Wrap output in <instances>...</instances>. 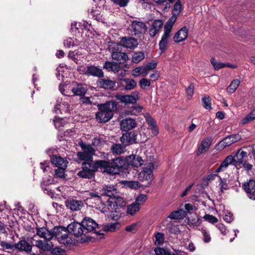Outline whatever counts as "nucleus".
<instances>
[{
  "mask_svg": "<svg viewBox=\"0 0 255 255\" xmlns=\"http://www.w3.org/2000/svg\"><path fill=\"white\" fill-rule=\"evenodd\" d=\"M118 104L115 101H110L98 105L99 111L96 113V119L100 123H106L113 117L114 112L117 110Z\"/></svg>",
  "mask_w": 255,
  "mask_h": 255,
  "instance_id": "nucleus-1",
  "label": "nucleus"
},
{
  "mask_svg": "<svg viewBox=\"0 0 255 255\" xmlns=\"http://www.w3.org/2000/svg\"><path fill=\"white\" fill-rule=\"evenodd\" d=\"M53 238L55 237L59 243L64 245H71L73 243L72 238L69 236L68 229L61 226L53 228Z\"/></svg>",
  "mask_w": 255,
  "mask_h": 255,
  "instance_id": "nucleus-2",
  "label": "nucleus"
},
{
  "mask_svg": "<svg viewBox=\"0 0 255 255\" xmlns=\"http://www.w3.org/2000/svg\"><path fill=\"white\" fill-rule=\"evenodd\" d=\"M82 151L77 152V156L82 160L90 161L93 160V156L95 154V150L90 144H86L82 141L79 142Z\"/></svg>",
  "mask_w": 255,
  "mask_h": 255,
  "instance_id": "nucleus-3",
  "label": "nucleus"
},
{
  "mask_svg": "<svg viewBox=\"0 0 255 255\" xmlns=\"http://www.w3.org/2000/svg\"><path fill=\"white\" fill-rule=\"evenodd\" d=\"M109 49L112 50V57L113 60L118 61L119 63L126 62L128 57L127 53L119 50V44L116 42H111Z\"/></svg>",
  "mask_w": 255,
  "mask_h": 255,
  "instance_id": "nucleus-4",
  "label": "nucleus"
},
{
  "mask_svg": "<svg viewBox=\"0 0 255 255\" xmlns=\"http://www.w3.org/2000/svg\"><path fill=\"white\" fill-rule=\"evenodd\" d=\"M139 92L134 91L132 92L130 95H122L117 94L115 97L120 102L127 105L129 104H135L139 98Z\"/></svg>",
  "mask_w": 255,
  "mask_h": 255,
  "instance_id": "nucleus-5",
  "label": "nucleus"
},
{
  "mask_svg": "<svg viewBox=\"0 0 255 255\" xmlns=\"http://www.w3.org/2000/svg\"><path fill=\"white\" fill-rule=\"evenodd\" d=\"M107 203L108 206L111 208V209L115 210L116 212L117 210L122 208L126 205V202L123 198L121 197V194L119 192V196H116L112 198H109Z\"/></svg>",
  "mask_w": 255,
  "mask_h": 255,
  "instance_id": "nucleus-6",
  "label": "nucleus"
},
{
  "mask_svg": "<svg viewBox=\"0 0 255 255\" xmlns=\"http://www.w3.org/2000/svg\"><path fill=\"white\" fill-rule=\"evenodd\" d=\"M69 234L73 235L76 237H81L82 235L85 236V230L83 228L82 222H73L68 225Z\"/></svg>",
  "mask_w": 255,
  "mask_h": 255,
  "instance_id": "nucleus-7",
  "label": "nucleus"
},
{
  "mask_svg": "<svg viewBox=\"0 0 255 255\" xmlns=\"http://www.w3.org/2000/svg\"><path fill=\"white\" fill-rule=\"evenodd\" d=\"M242 187L248 197L252 200H255V181L250 179L243 183Z\"/></svg>",
  "mask_w": 255,
  "mask_h": 255,
  "instance_id": "nucleus-8",
  "label": "nucleus"
},
{
  "mask_svg": "<svg viewBox=\"0 0 255 255\" xmlns=\"http://www.w3.org/2000/svg\"><path fill=\"white\" fill-rule=\"evenodd\" d=\"M154 165L153 163H150L148 165L144 167L139 174V178L141 181H151L153 177V170Z\"/></svg>",
  "mask_w": 255,
  "mask_h": 255,
  "instance_id": "nucleus-9",
  "label": "nucleus"
},
{
  "mask_svg": "<svg viewBox=\"0 0 255 255\" xmlns=\"http://www.w3.org/2000/svg\"><path fill=\"white\" fill-rule=\"evenodd\" d=\"M15 250L19 252H24L30 254L32 252V246L25 240L24 237H22L17 243L15 244Z\"/></svg>",
  "mask_w": 255,
  "mask_h": 255,
  "instance_id": "nucleus-10",
  "label": "nucleus"
},
{
  "mask_svg": "<svg viewBox=\"0 0 255 255\" xmlns=\"http://www.w3.org/2000/svg\"><path fill=\"white\" fill-rule=\"evenodd\" d=\"M81 222L83 228L85 230V235L94 231L98 226V224L93 219L89 217H85Z\"/></svg>",
  "mask_w": 255,
  "mask_h": 255,
  "instance_id": "nucleus-11",
  "label": "nucleus"
},
{
  "mask_svg": "<svg viewBox=\"0 0 255 255\" xmlns=\"http://www.w3.org/2000/svg\"><path fill=\"white\" fill-rule=\"evenodd\" d=\"M119 46H122L127 48L133 49L138 45L137 40L130 36H125L121 38Z\"/></svg>",
  "mask_w": 255,
  "mask_h": 255,
  "instance_id": "nucleus-12",
  "label": "nucleus"
},
{
  "mask_svg": "<svg viewBox=\"0 0 255 255\" xmlns=\"http://www.w3.org/2000/svg\"><path fill=\"white\" fill-rule=\"evenodd\" d=\"M136 134L133 131L123 133L120 138L121 142L127 146L136 142Z\"/></svg>",
  "mask_w": 255,
  "mask_h": 255,
  "instance_id": "nucleus-13",
  "label": "nucleus"
},
{
  "mask_svg": "<svg viewBox=\"0 0 255 255\" xmlns=\"http://www.w3.org/2000/svg\"><path fill=\"white\" fill-rule=\"evenodd\" d=\"M126 162V160L121 157H117L111 160L112 168L114 175L120 172L121 169L125 165Z\"/></svg>",
  "mask_w": 255,
  "mask_h": 255,
  "instance_id": "nucleus-14",
  "label": "nucleus"
},
{
  "mask_svg": "<svg viewBox=\"0 0 255 255\" xmlns=\"http://www.w3.org/2000/svg\"><path fill=\"white\" fill-rule=\"evenodd\" d=\"M131 26L135 35L144 33L147 30V26L145 23L140 21L133 20Z\"/></svg>",
  "mask_w": 255,
  "mask_h": 255,
  "instance_id": "nucleus-15",
  "label": "nucleus"
},
{
  "mask_svg": "<svg viewBox=\"0 0 255 255\" xmlns=\"http://www.w3.org/2000/svg\"><path fill=\"white\" fill-rule=\"evenodd\" d=\"M121 129L123 131L131 130L136 127L135 121L131 118L123 119L120 122Z\"/></svg>",
  "mask_w": 255,
  "mask_h": 255,
  "instance_id": "nucleus-16",
  "label": "nucleus"
},
{
  "mask_svg": "<svg viewBox=\"0 0 255 255\" xmlns=\"http://www.w3.org/2000/svg\"><path fill=\"white\" fill-rule=\"evenodd\" d=\"M83 73L99 78L104 77V72L102 70L93 65L88 66L86 67V70L85 69V70L83 71Z\"/></svg>",
  "mask_w": 255,
  "mask_h": 255,
  "instance_id": "nucleus-17",
  "label": "nucleus"
},
{
  "mask_svg": "<svg viewBox=\"0 0 255 255\" xmlns=\"http://www.w3.org/2000/svg\"><path fill=\"white\" fill-rule=\"evenodd\" d=\"M101 193L102 195L108 196L110 198L119 196V192L117 191L115 186L113 185L105 186L101 190Z\"/></svg>",
  "mask_w": 255,
  "mask_h": 255,
  "instance_id": "nucleus-18",
  "label": "nucleus"
},
{
  "mask_svg": "<svg viewBox=\"0 0 255 255\" xmlns=\"http://www.w3.org/2000/svg\"><path fill=\"white\" fill-rule=\"evenodd\" d=\"M34 246L43 252L50 251L54 246L50 241H42L41 240H36Z\"/></svg>",
  "mask_w": 255,
  "mask_h": 255,
  "instance_id": "nucleus-19",
  "label": "nucleus"
},
{
  "mask_svg": "<svg viewBox=\"0 0 255 255\" xmlns=\"http://www.w3.org/2000/svg\"><path fill=\"white\" fill-rule=\"evenodd\" d=\"M97 164L98 168H100L103 172L114 175L112 168L111 161L97 160Z\"/></svg>",
  "mask_w": 255,
  "mask_h": 255,
  "instance_id": "nucleus-20",
  "label": "nucleus"
},
{
  "mask_svg": "<svg viewBox=\"0 0 255 255\" xmlns=\"http://www.w3.org/2000/svg\"><path fill=\"white\" fill-rule=\"evenodd\" d=\"M126 162L129 165L138 167L143 164V160L138 155H131L126 158Z\"/></svg>",
  "mask_w": 255,
  "mask_h": 255,
  "instance_id": "nucleus-21",
  "label": "nucleus"
},
{
  "mask_svg": "<svg viewBox=\"0 0 255 255\" xmlns=\"http://www.w3.org/2000/svg\"><path fill=\"white\" fill-rule=\"evenodd\" d=\"M36 234L47 241H51L53 238V229L49 231L45 228H38L36 229Z\"/></svg>",
  "mask_w": 255,
  "mask_h": 255,
  "instance_id": "nucleus-22",
  "label": "nucleus"
},
{
  "mask_svg": "<svg viewBox=\"0 0 255 255\" xmlns=\"http://www.w3.org/2000/svg\"><path fill=\"white\" fill-rule=\"evenodd\" d=\"M188 34V29L187 27L184 26L175 33L174 40L176 43L183 41L187 38Z\"/></svg>",
  "mask_w": 255,
  "mask_h": 255,
  "instance_id": "nucleus-23",
  "label": "nucleus"
},
{
  "mask_svg": "<svg viewBox=\"0 0 255 255\" xmlns=\"http://www.w3.org/2000/svg\"><path fill=\"white\" fill-rule=\"evenodd\" d=\"M212 137H207L201 141V143L198 147L196 154L199 155L203 152L206 151L209 149L212 142Z\"/></svg>",
  "mask_w": 255,
  "mask_h": 255,
  "instance_id": "nucleus-24",
  "label": "nucleus"
},
{
  "mask_svg": "<svg viewBox=\"0 0 255 255\" xmlns=\"http://www.w3.org/2000/svg\"><path fill=\"white\" fill-rule=\"evenodd\" d=\"M66 205L68 208L72 211H78L83 206V203L82 201L72 199L66 201Z\"/></svg>",
  "mask_w": 255,
  "mask_h": 255,
  "instance_id": "nucleus-25",
  "label": "nucleus"
},
{
  "mask_svg": "<svg viewBox=\"0 0 255 255\" xmlns=\"http://www.w3.org/2000/svg\"><path fill=\"white\" fill-rule=\"evenodd\" d=\"M241 138V136L239 134H232L225 137L220 142V143L224 147L229 146L233 143L240 140Z\"/></svg>",
  "mask_w": 255,
  "mask_h": 255,
  "instance_id": "nucleus-26",
  "label": "nucleus"
},
{
  "mask_svg": "<svg viewBox=\"0 0 255 255\" xmlns=\"http://www.w3.org/2000/svg\"><path fill=\"white\" fill-rule=\"evenodd\" d=\"M163 26V22L161 20H155L149 30V33L151 37H154L158 33Z\"/></svg>",
  "mask_w": 255,
  "mask_h": 255,
  "instance_id": "nucleus-27",
  "label": "nucleus"
},
{
  "mask_svg": "<svg viewBox=\"0 0 255 255\" xmlns=\"http://www.w3.org/2000/svg\"><path fill=\"white\" fill-rule=\"evenodd\" d=\"M53 182V179L52 177H46L42 179L41 183V187L43 189V191L48 195H53L54 192L51 190H49L46 187L47 186L52 184Z\"/></svg>",
  "mask_w": 255,
  "mask_h": 255,
  "instance_id": "nucleus-28",
  "label": "nucleus"
},
{
  "mask_svg": "<svg viewBox=\"0 0 255 255\" xmlns=\"http://www.w3.org/2000/svg\"><path fill=\"white\" fill-rule=\"evenodd\" d=\"M98 85L100 88L105 89H112L116 85V82L109 79H100Z\"/></svg>",
  "mask_w": 255,
  "mask_h": 255,
  "instance_id": "nucleus-29",
  "label": "nucleus"
},
{
  "mask_svg": "<svg viewBox=\"0 0 255 255\" xmlns=\"http://www.w3.org/2000/svg\"><path fill=\"white\" fill-rule=\"evenodd\" d=\"M77 175L82 178L94 179L95 178V174L92 173L87 167H85L82 165V170L77 173Z\"/></svg>",
  "mask_w": 255,
  "mask_h": 255,
  "instance_id": "nucleus-30",
  "label": "nucleus"
},
{
  "mask_svg": "<svg viewBox=\"0 0 255 255\" xmlns=\"http://www.w3.org/2000/svg\"><path fill=\"white\" fill-rule=\"evenodd\" d=\"M87 89L85 85L82 84H78L72 88V91L74 95L83 96L85 95Z\"/></svg>",
  "mask_w": 255,
  "mask_h": 255,
  "instance_id": "nucleus-31",
  "label": "nucleus"
},
{
  "mask_svg": "<svg viewBox=\"0 0 255 255\" xmlns=\"http://www.w3.org/2000/svg\"><path fill=\"white\" fill-rule=\"evenodd\" d=\"M51 161L52 164H54L57 168L60 167H67V161L59 156L53 155L51 158Z\"/></svg>",
  "mask_w": 255,
  "mask_h": 255,
  "instance_id": "nucleus-32",
  "label": "nucleus"
},
{
  "mask_svg": "<svg viewBox=\"0 0 255 255\" xmlns=\"http://www.w3.org/2000/svg\"><path fill=\"white\" fill-rule=\"evenodd\" d=\"M176 20V17L175 16H172L168 20L164 27L163 35H166L167 36H170V32L172 27Z\"/></svg>",
  "mask_w": 255,
  "mask_h": 255,
  "instance_id": "nucleus-33",
  "label": "nucleus"
},
{
  "mask_svg": "<svg viewBox=\"0 0 255 255\" xmlns=\"http://www.w3.org/2000/svg\"><path fill=\"white\" fill-rule=\"evenodd\" d=\"M103 68L108 71H113L115 73L118 72L121 69L120 65L114 62L106 61L104 64Z\"/></svg>",
  "mask_w": 255,
  "mask_h": 255,
  "instance_id": "nucleus-34",
  "label": "nucleus"
},
{
  "mask_svg": "<svg viewBox=\"0 0 255 255\" xmlns=\"http://www.w3.org/2000/svg\"><path fill=\"white\" fill-rule=\"evenodd\" d=\"M126 146L123 143H114L111 146V150L113 154L120 155L125 152Z\"/></svg>",
  "mask_w": 255,
  "mask_h": 255,
  "instance_id": "nucleus-35",
  "label": "nucleus"
},
{
  "mask_svg": "<svg viewBox=\"0 0 255 255\" xmlns=\"http://www.w3.org/2000/svg\"><path fill=\"white\" fill-rule=\"evenodd\" d=\"M83 166L85 167H87L88 169L92 173L95 174V172L98 169V166L97 164V160L93 161V160L90 161H86L83 163Z\"/></svg>",
  "mask_w": 255,
  "mask_h": 255,
  "instance_id": "nucleus-36",
  "label": "nucleus"
},
{
  "mask_svg": "<svg viewBox=\"0 0 255 255\" xmlns=\"http://www.w3.org/2000/svg\"><path fill=\"white\" fill-rule=\"evenodd\" d=\"M247 152L245 151H242L241 152L238 151L234 157L235 162L238 165L244 163L245 162V158L247 157Z\"/></svg>",
  "mask_w": 255,
  "mask_h": 255,
  "instance_id": "nucleus-37",
  "label": "nucleus"
},
{
  "mask_svg": "<svg viewBox=\"0 0 255 255\" xmlns=\"http://www.w3.org/2000/svg\"><path fill=\"white\" fill-rule=\"evenodd\" d=\"M140 210L139 205L134 203L128 206L127 212L130 215H134Z\"/></svg>",
  "mask_w": 255,
  "mask_h": 255,
  "instance_id": "nucleus-38",
  "label": "nucleus"
},
{
  "mask_svg": "<svg viewBox=\"0 0 255 255\" xmlns=\"http://www.w3.org/2000/svg\"><path fill=\"white\" fill-rule=\"evenodd\" d=\"M240 84V81L238 79H235L230 84V85L227 88V92L228 93L232 94L235 92L236 89L239 87Z\"/></svg>",
  "mask_w": 255,
  "mask_h": 255,
  "instance_id": "nucleus-39",
  "label": "nucleus"
},
{
  "mask_svg": "<svg viewBox=\"0 0 255 255\" xmlns=\"http://www.w3.org/2000/svg\"><path fill=\"white\" fill-rule=\"evenodd\" d=\"M155 240L154 241V245L156 246L162 245L165 240V235L161 232H157L154 235Z\"/></svg>",
  "mask_w": 255,
  "mask_h": 255,
  "instance_id": "nucleus-40",
  "label": "nucleus"
},
{
  "mask_svg": "<svg viewBox=\"0 0 255 255\" xmlns=\"http://www.w3.org/2000/svg\"><path fill=\"white\" fill-rule=\"evenodd\" d=\"M169 36L163 35L159 43V49L161 53L164 52L166 49L168 44V38Z\"/></svg>",
  "mask_w": 255,
  "mask_h": 255,
  "instance_id": "nucleus-41",
  "label": "nucleus"
},
{
  "mask_svg": "<svg viewBox=\"0 0 255 255\" xmlns=\"http://www.w3.org/2000/svg\"><path fill=\"white\" fill-rule=\"evenodd\" d=\"M226 178H222L219 177V187L220 188V192L223 193L225 191L229 189V186L227 183Z\"/></svg>",
  "mask_w": 255,
  "mask_h": 255,
  "instance_id": "nucleus-42",
  "label": "nucleus"
},
{
  "mask_svg": "<svg viewBox=\"0 0 255 255\" xmlns=\"http://www.w3.org/2000/svg\"><path fill=\"white\" fill-rule=\"evenodd\" d=\"M67 167H60L55 170L54 177L56 178L64 179L65 171Z\"/></svg>",
  "mask_w": 255,
  "mask_h": 255,
  "instance_id": "nucleus-43",
  "label": "nucleus"
},
{
  "mask_svg": "<svg viewBox=\"0 0 255 255\" xmlns=\"http://www.w3.org/2000/svg\"><path fill=\"white\" fill-rule=\"evenodd\" d=\"M144 53L142 51H139L133 54L132 61L134 63H138L144 58Z\"/></svg>",
  "mask_w": 255,
  "mask_h": 255,
  "instance_id": "nucleus-44",
  "label": "nucleus"
},
{
  "mask_svg": "<svg viewBox=\"0 0 255 255\" xmlns=\"http://www.w3.org/2000/svg\"><path fill=\"white\" fill-rule=\"evenodd\" d=\"M126 83L125 90H132L137 85V83L134 80L129 78L126 79Z\"/></svg>",
  "mask_w": 255,
  "mask_h": 255,
  "instance_id": "nucleus-45",
  "label": "nucleus"
},
{
  "mask_svg": "<svg viewBox=\"0 0 255 255\" xmlns=\"http://www.w3.org/2000/svg\"><path fill=\"white\" fill-rule=\"evenodd\" d=\"M199 230L201 232L202 235L203 237V240L204 242L205 243H209L211 240V238L209 232L207 231L206 229L201 228V229H199Z\"/></svg>",
  "mask_w": 255,
  "mask_h": 255,
  "instance_id": "nucleus-46",
  "label": "nucleus"
},
{
  "mask_svg": "<svg viewBox=\"0 0 255 255\" xmlns=\"http://www.w3.org/2000/svg\"><path fill=\"white\" fill-rule=\"evenodd\" d=\"M182 6L179 0H177L175 3L173 8L172 10L173 16L176 17L177 15H179L181 12Z\"/></svg>",
  "mask_w": 255,
  "mask_h": 255,
  "instance_id": "nucleus-47",
  "label": "nucleus"
},
{
  "mask_svg": "<svg viewBox=\"0 0 255 255\" xmlns=\"http://www.w3.org/2000/svg\"><path fill=\"white\" fill-rule=\"evenodd\" d=\"M202 101L203 106L206 109L211 110L212 109L211 98L209 96H204L202 98Z\"/></svg>",
  "mask_w": 255,
  "mask_h": 255,
  "instance_id": "nucleus-48",
  "label": "nucleus"
},
{
  "mask_svg": "<svg viewBox=\"0 0 255 255\" xmlns=\"http://www.w3.org/2000/svg\"><path fill=\"white\" fill-rule=\"evenodd\" d=\"M53 123L55 127L59 130H60V128L64 126L65 124V120L62 118H55L53 120Z\"/></svg>",
  "mask_w": 255,
  "mask_h": 255,
  "instance_id": "nucleus-49",
  "label": "nucleus"
},
{
  "mask_svg": "<svg viewBox=\"0 0 255 255\" xmlns=\"http://www.w3.org/2000/svg\"><path fill=\"white\" fill-rule=\"evenodd\" d=\"M211 63L213 66L214 67V69L217 70H218L226 66V64L225 63H223L222 62H217L216 61L215 59L214 58H212L211 59Z\"/></svg>",
  "mask_w": 255,
  "mask_h": 255,
  "instance_id": "nucleus-50",
  "label": "nucleus"
},
{
  "mask_svg": "<svg viewBox=\"0 0 255 255\" xmlns=\"http://www.w3.org/2000/svg\"><path fill=\"white\" fill-rule=\"evenodd\" d=\"M118 226H120V224L118 223H111L105 225L104 229L106 231L113 232L116 230Z\"/></svg>",
  "mask_w": 255,
  "mask_h": 255,
  "instance_id": "nucleus-51",
  "label": "nucleus"
},
{
  "mask_svg": "<svg viewBox=\"0 0 255 255\" xmlns=\"http://www.w3.org/2000/svg\"><path fill=\"white\" fill-rule=\"evenodd\" d=\"M0 244V246L4 249L10 250H15V244L6 242L5 241H1Z\"/></svg>",
  "mask_w": 255,
  "mask_h": 255,
  "instance_id": "nucleus-52",
  "label": "nucleus"
},
{
  "mask_svg": "<svg viewBox=\"0 0 255 255\" xmlns=\"http://www.w3.org/2000/svg\"><path fill=\"white\" fill-rule=\"evenodd\" d=\"M7 212V211L5 207L3 205H0V219H2L3 222H6V220L8 218V215H6Z\"/></svg>",
  "mask_w": 255,
  "mask_h": 255,
  "instance_id": "nucleus-53",
  "label": "nucleus"
},
{
  "mask_svg": "<svg viewBox=\"0 0 255 255\" xmlns=\"http://www.w3.org/2000/svg\"><path fill=\"white\" fill-rule=\"evenodd\" d=\"M139 85L141 89L144 90L146 87L150 86V81L147 79L142 78L139 80Z\"/></svg>",
  "mask_w": 255,
  "mask_h": 255,
  "instance_id": "nucleus-54",
  "label": "nucleus"
},
{
  "mask_svg": "<svg viewBox=\"0 0 255 255\" xmlns=\"http://www.w3.org/2000/svg\"><path fill=\"white\" fill-rule=\"evenodd\" d=\"M147 195L145 194H140L135 199V203L139 205L140 207V205H142L147 200Z\"/></svg>",
  "mask_w": 255,
  "mask_h": 255,
  "instance_id": "nucleus-55",
  "label": "nucleus"
},
{
  "mask_svg": "<svg viewBox=\"0 0 255 255\" xmlns=\"http://www.w3.org/2000/svg\"><path fill=\"white\" fill-rule=\"evenodd\" d=\"M115 5L120 7H125L128 5L129 0H111Z\"/></svg>",
  "mask_w": 255,
  "mask_h": 255,
  "instance_id": "nucleus-56",
  "label": "nucleus"
},
{
  "mask_svg": "<svg viewBox=\"0 0 255 255\" xmlns=\"http://www.w3.org/2000/svg\"><path fill=\"white\" fill-rule=\"evenodd\" d=\"M203 219L212 224H214L218 222V219L215 216L210 214H205L203 217Z\"/></svg>",
  "mask_w": 255,
  "mask_h": 255,
  "instance_id": "nucleus-57",
  "label": "nucleus"
},
{
  "mask_svg": "<svg viewBox=\"0 0 255 255\" xmlns=\"http://www.w3.org/2000/svg\"><path fill=\"white\" fill-rule=\"evenodd\" d=\"M51 250L53 255H66L65 251L60 248L56 247Z\"/></svg>",
  "mask_w": 255,
  "mask_h": 255,
  "instance_id": "nucleus-58",
  "label": "nucleus"
},
{
  "mask_svg": "<svg viewBox=\"0 0 255 255\" xmlns=\"http://www.w3.org/2000/svg\"><path fill=\"white\" fill-rule=\"evenodd\" d=\"M137 223H134L128 226H127L125 228V230L127 232L134 233L137 231Z\"/></svg>",
  "mask_w": 255,
  "mask_h": 255,
  "instance_id": "nucleus-59",
  "label": "nucleus"
},
{
  "mask_svg": "<svg viewBox=\"0 0 255 255\" xmlns=\"http://www.w3.org/2000/svg\"><path fill=\"white\" fill-rule=\"evenodd\" d=\"M194 84L191 83L189 85V86L186 89V92L187 95V96L189 98H191L194 94Z\"/></svg>",
  "mask_w": 255,
  "mask_h": 255,
  "instance_id": "nucleus-60",
  "label": "nucleus"
},
{
  "mask_svg": "<svg viewBox=\"0 0 255 255\" xmlns=\"http://www.w3.org/2000/svg\"><path fill=\"white\" fill-rule=\"evenodd\" d=\"M145 119L149 127L157 125L154 120L149 115L145 116Z\"/></svg>",
  "mask_w": 255,
  "mask_h": 255,
  "instance_id": "nucleus-61",
  "label": "nucleus"
},
{
  "mask_svg": "<svg viewBox=\"0 0 255 255\" xmlns=\"http://www.w3.org/2000/svg\"><path fill=\"white\" fill-rule=\"evenodd\" d=\"M229 165L226 161L224 160L221 163L219 167L216 170V173H219L222 171H224L226 169L228 166Z\"/></svg>",
  "mask_w": 255,
  "mask_h": 255,
  "instance_id": "nucleus-62",
  "label": "nucleus"
},
{
  "mask_svg": "<svg viewBox=\"0 0 255 255\" xmlns=\"http://www.w3.org/2000/svg\"><path fill=\"white\" fill-rule=\"evenodd\" d=\"M118 80L117 82L118 88L121 90H125V86L126 85V79Z\"/></svg>",
  "mask_w": 255,
  "mask_h": 255,
  "instance_id": "nucleus-63",
  "label": "nucleus"
},
{
  "mask_svg": "<svg viewBox=\"0 0 255 255\" xmlns=\"http://www.w3.org/2000/svg\"><path fill=\"white\" fill-rule=\"evenodd\" d=\"M216 227L218 229V230L221 232V234L223 235H226L227 233V230L225 227V226L221 223H219L217 225Z\"/></svg>",
  "mask_w": 255,
  "mask_h": 255,
  "instance_id": "nucleus-64",
  "label": "nucleus"
}]
</instances>
